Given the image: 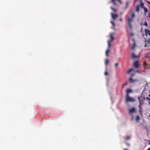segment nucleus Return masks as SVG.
<instances>
[{"label":"nucleus","instance_id":"obj_1","mask_svg":"<svg viewBox=\"0 0 150 150\" xmlns=\"http://www.w3.org/2000/svg\"><path fill=\"white\" fill-rule=\"evenodd\" d=\"M131 18H128V21L130 29L132 28L131 23L133 21V19L135 17V14L134 12H132L131 15Z\"/></svg>","mask_w":150,"mask_h":150},{"label":"nucleus","instance_id":"obj_2","mask_svg":"<svg viewBox=\"0 0 150 150\" xmlns=\"http://www.w3.org/2000/svg\"><path fill=\"white\" fill-rule=\"evenodd\" d=\"M136 110L134 107H132L129 110V114L132 116V120H133L134 116L133 115V113H136Z\"/></svg>","mask_w":150,"mask_h":150},{"label":"nucleus","instance_id":"obj_3","mask_svg":"<svg viewBox=\"0 0 150 150\" xmlns=\"http://www.w3.org/2000/svg\"><path fill=\"white\" fill-rule=\"evenodd\" d=\"M135 101V99L133 98L130 97L129 96H126L125 102H134Z\"/></svg>","mask_w":150,"mask_h":150},{"label":"nucleus","instance_id":"obj_4","mask_svg":"<svg viewBox=\"0 0 150 150\" xmlns=\"http://www.w3.org/2000/svg\"><path fill=\"white\" fill-rule=\"evenodd\" d=\"M133 66L136 68L138 67L139 66V64L138 61H136L134 62Z\"/></svg>","mask_w":150,"mask_h":150},{"label":"nucleus","instance_id":"obj_5","mask_svg":"<svg viewBox=\"0 0 150 150\" xmlns=\"http://www.w3.org/2000/svg\"><path fill=\"white\" fill-rule=\"evenodd\" d=\"M132 92V91L131 89H128L126 90V96H129V94L130 93Z\"/></svg>","mask_w":150,"mask_h":150},{"label":"nucleus","instance_id":"obj_6","mask_svg":"<svg viewBox=\"0 0 150 150\" xmlns=\"http://www.w3.org/2000/svg\"><path fill=\"white\" fill-rule=\"evenodd\" d=\"M143 65L145 69H148L149 66L146 62L144 61V62Z\"/></svg>","mask_w":150,"mask_h":150},{"label":"nucleus","instance_id":"obj_7","mask_svg":"<svg viewBox=\"0 0 150 150\" xmlns=\"http://www.w3.org/2000/svg\"><path fill=\"white\" fill-rule=\"evenodd\" d=\"M129 81L131 83H134L137 81V80L135 79H133L132 77H130L129 79Z\"/></svg>","mask_w":150,"mask_h":150},{"label":"nucleus","instance_id":"obj_8","mask_svg":"<svg viewBox=\"0 0 150 150\" xmlns=\"http://www.w3.org/2000/svg\"><path fill=\"white\" fill-rule=\"evenodd\" d=\"M139 57V56L137 55H135L134 53H133L132 54V59H134L135 58H137Z\"/></svg>","mask_w":150,"mask_h":150},{"label":"nucleus","instance_id":"obj_9","mask_svg":"<svg viewBox=\"0 0 150 150\" xmlns=\"http://www.w3.org/2000/svg\"><path fill=\"white\" fill-rule=\"evenodd\" d=\"M140 4L139 5V6H140L142 8H143L144 7V4L143 3L142 0H140Z\"/></svg>","mask_w":150,"mask_h":150},{"label":"nucleus","instance_id":"obj_10","mask_svg":"<svg viewBox=\"0 0 150 150\" xmlns=\"http://www.w3.org/2000/svg\"><path fill=\"white\" fill-rule=\"evenodd\" d=\"M112 18L114 20L118 16L116 14H112Z\"/></svg>","mask_w":150,"mask_h":150},{"label":"nucleus","instance_id":"obj_11","mask_svg":"<svg viewBox=\"0 0 150 150\" xmlns=\"http://www.w3.org/2000/svg\"><path fill=\"white\" fill-rule=\"evenodd\" d=\"M144 11V12L145 13L144 15L145 16L146 15V13L148 12V10L147 9V8L146 7H144L143 8Z\"/></svg>","mask_w":150,"mask_h":150},{"label":"nucleus","instance_id":"obj_12","mask_svg":"<svg viewBox=\"0 0 150 150\" xmlns=\"http://www.w3.org/2000/svg\"><path fill=\"white\" fill-rule=\"evenodd\" d=\"M139 5H137L136 7V11L137 12H139Z\"/></svg>","mask_w":150,"mask_h":150},{"label":"nucleus","instance_id":"obj_13","mask_svg":"<svg viewBox=\"0 0 150 150\" xmlns=\"http://www.w3.org/2000/svg\"><path fill=\"white\" fill-rule=\"evenodd\" d=\"M145 32L146 35H147L146 33L147 32H148V34L150 36V31L148 29H145Z\"/></svg>","mask_w":150,"mask_h":150},{"label":"nucleus","instance_id":"obj_14","mask_svg":"<svg viewBox=\"0 0 150 150\" xmlns=\"http://www.w3.org/2000/svg\"><path fill=\"white\" fill-rule=\"evenodd\" d=\"M133 40L134 42V40L133 39ZM135 45H136V44H135V42H134V43H133V45L132 47V50H134L135 47Z\"/></svg>","mask_w":150,"mask_h":150},{"label":"nucleus","instance_id":"obj_15","mask_svg":"<svg viewBox=\"0 0 150 150\" xmlns=\"http://www.w3.org/2000/svg\"><path fill=\"white\" fill-rule=\"evenodd\" d=\"M110 40L111 41H113L114 40V38L113 37L112 35L111 34L110 35Z\"/></svg>","mask_w":150,"mask_h":150},{"label":"nucleus","instance_id":"obj_16","mask_svg":"<svg viewBox=\"0 0 150 150\" xmlns=\"http://www.w3.org/2000/svg\"><path fill=\"white\" fill-rule=\"evenodd\" d=\"M143 104H141L140 103V104H139V112L141 113V110L142 109V105H143Z\"/></svg>","mask_w":150,"mask_h":150},{"label":"nucleus","instance_id":"obj_17","mask_svg":"<svg viewBox=\"0 0 150 150\" xmlns=\"http://www.w3.org/2000/svg\"><path fill=\"white\" fill-rule=\"evenodd\" d=\"M140 119L139 116V115H137L136 117V121L138 122L139 121Z\"/></svg>","mask_w":150,"mask_h":150},{"label":"nucleus","instance_id":"obj_18","mask_svg":"<svg viewBox=\"0 0 150 150\" xmlns=\"http://www.w3.org/2000/svg\"><path fill=\"white\" fill-rule=\"evenodd\" d=\"M110 52V50L109 49H108L106 51V55L108 56V53Z\"/></svg>","mask_w":150,"mask_h":150},{"label":"nucleus","instance_id":"obj_19","mask_svg":"<svg viewBox=\"0 0 150 150\" xmlns=\"http://www.w3.org/2000/svg\"><path fill=\"white\" fill-rule=\"evenodd\" d=\"M129 4V3L128 2H127L126 3V6L125 7V9H126L128 7Z\"/></svg>","mask_w":150,"mask_h":150},{"label":"nucleus","instance_id":"obj_20","mask_svg":"<svg viewBox=\"0 0 150 150\" xmlns=\"http://www.w3.org/2000/svg\"><path fill=\"white\" fill-rule=\"evenodd\" d=\"M111 1L114 5H116V4L115 2V0H111Z\"/></svg>","mask_w":150,"mask_h":150},{"label":"nucleus","instance_id":"obj_21","mask_svg":"<svg viewBox=\"0 0 150 150\" xmlns=\"http://www.w3.org/2000/svg\"><path fill=\"white\" fill-rule=\"evenodd\" d=\"M109 63V60L108 59H106L105 60V64L106 65H107Z\"/></svg>","mask_w":150,"mask_h":150},{"label":"nucleus","instance_id":"obj_22","mask_svg":"<svg viewBox=\"0 0 150 150\" xmlns=\"http://www.w3.org/2000/svg\"><path fill=\"white\" fill-rule=\"evenodd\" d=\"M133 71V69H129L127 71V73L129 74L131 71Z\"/></svg>","mask_w":150,"mask_h":150},{"label":"nucleus","instance_id":"obj_23","mask_svg":"<svg viewBox=\"0 0 150 150\" xmlns=\"http://www.w3.org/2000/svg\"><path fill=\"white\" fill-rule=\"evenodd\" d=\"M127 84H128V83L127 82L125 83H124V84H123L122 86V87L123 88L125 86L127 85Z\"/></svg>","mask_w":150,"mask_h":150},{"label":"nucleus","instance_id":"obj_24","mask_svg":"<svg viewBox=\"0 0 150 150\" xmlns=\"http://www.w3.org/2000/svg\"><path fill=\"white\" fill-rule=\"evenodd\" d=\"M110 8L112 9L115 12L116 11V9L114 8L113 7H110Z\"/></svg>","mask_w":150,"mask_h":150},{"label":"nucleus","instance_id":"obj_25","mask_svg":"<svg viewBox=\"0 0 150 150\" xmlns=\"http://www.w3.org/2000/svg\"><path fill=\"white\" fill-rule=\"evenodd\" d=\"M130 137L128 136L126 137V139L128 140V139H130Z\"/></svg>","mask_w":150,"mask_h":150},{"label":"nucleus","instance_id":"obj_26","mask_svg":"<svg viewBox=\"0 0 150 150\" xmlns=\"http://www.w3.org/2000/svg\"><path fill=\"white\" fill-rule=\"evenodd\" d=\"M108 46L109 47H110L111 46V44H110L109 41H108Z\"/></svg>","mask_w":150,"mask_h":150},{"label":"nucleus","instance_id":"obj_27","mask_svg":"<svg viewBox=\"0 0 150 150\" xmlns=\"http://www.w3.org/2000/svg\"><path fill=\"white\" fill-rule=\"evenodd\" d=\"M144 25L145 26H147V23L146 21H145L144 23Z\"/></svg>","mask_w":150,"mask_h":150},{"label":"nucleus","instance_id":"obj_28","mask_svg":"<svg viewBox=\"0 0 150 150\" xmlns=\"http://www.w3.org/2000/svg\"><path fill=\"white\" fill-rule=\"evenodd\" d=\"M139 104L140 103L141 104H143V102L142 100L140 101H139Z\"/></svg>","mask_w":150,"mask_h":150},{"label":"nucleus","instance_id":"obj_29","mask_svg":"<svg viewBox=\"0 0 150 150\" xmlns=\"http://www.w3.org/2000/svg\"><path fill=\"white\" fill-rule=\"evenodd\" d=\"M117 1L120 3V4H122V2L121 0H117Z\"/></svg>","mask_w":150,"mask_h":150},{"label":"nucleus","instance_id":"obj_30","mask_svg":"<svg viewBox=\"0 0 150 150\" xmlns=\"http://www.w3.org/2000/svg\"><path fill=\"white\" fill-rule=\"evenodd\" d=\"M118 64L117 63H115V67L116 68L117 67V65H118Z\"/></svg>","mask_w":150,"mask_h":150},{"label":"nucleus","instance_id":"obj_31","mask_svg":"<svg viewBox=\"0 0 150 150\" xmlns=\"http://www.w3.org/2000/svg\"><path fill=\"white\" fill-rule=\"evenodd\" d=\"M111 23L112 24V25H113V26H115V23H114V22H113V21H111Z\"/></svg>","mask_w":150,"mask_h":150},{"label":"nucleus","instance_id":"obj_32","mask_svg":"<svg viewBox=\"0 0 150 150\" xmlns=\"http://www.w3.org/2000/svg\"><path fill=\"white\" fill-rule=\"evenodd\" d=\"M148 43L150 44V38H149L148 40Z\"/></svg>","mask_w":150,"mask_h":150},{"label":"nucleus","instance_id":"obj_33","mask_svg":"<svg viewBox=\"0 0 150 150\" xmlns=\"http://www.w3.org/2000/svg\"><path fill=\"white\" fill-rule=\"evenodd\" d=\"M108 74V73L107 72H105V75L106 76Z\"/></svg>","mask_w":150,"mask_h":150},{"label":"nucleus","instance_id":"obj_34","mask_svg":"<svg viewBox=\"0 0 150 150\" xmlns=\"http://www.w3.org/2000/svg\"><path fill=\"white\" fill-rule=\"evenodd\" d=\"M130 35L131 36H133L134 35V34L132 33H131Z\"/></svg>","mask_w":150,"mask_h":150},{"label":"nucleus","instance_id":"obj_35","mask_svg":"<svg viewBox=\"0 0 150 150\" xmlns=\"http://www.w3.org/2000/svg\"><path fill=\"white\" fill-rule=\"evenodd\" d=\"M139 100V101H140L141 100H140V97H139V96H138V98H137Z\"/></svg>","mask_w":150,"mask_h":150},{"label":"nucleus","instance_id":"obj_36","mask_svg":"<svg viewBox=\"0 0 150 150\" xmlns=\"http://www.w3.org/2000/svg\"><path fill=\"white\" fill-rule=\"evenodd\" d=\"M146 98L148 100L150 101V98H149L148 97H147Z\"/></svg>","mask_w":150,"mask_h":150},{"label":"nucleus","instance_id":"obj_37","mask_svg":"<svg viewBox=\"0 0 150 150\" xmlns=\"http://www.w3.org/2000/svg\"><path fill=\"white\" fill-rule=\"evenodd\" d=\"M126 144L128 146H130V145H129V144L128 143H126Z\"/></svg>","mask_w":150,"mask_h":150},{"label":"nucleus","instance_id":"obj_38","mask_svg":"<svg viewBox=\"0 0 150 150\" xmlns=\"http://www.w3.org/2000/svg\"><path fill=\"white\" fill-rule=\"evenodd\" d=\"M120 21H121V22L122 21V18H120Z\"/></svg>","mask_w":150,"mask_h":150},{"label":"nucleus","instance_id":"obj_39","mask_svg":"<svg viewBox=\"0 0 150 150\" xmlns=\"http://www.w3.org/2000/svg\"><path fill=\"white\" fill-rule=\"evenodd\" d=\"M147 3L149 4L150 5V2H149V1H147Z\"/></svg>","mask_w":150,"mask_h":150},{"label":"nucleus","instance_id":"obj_40","mask_svg":"<svg viewBox=\"0 0 150 150\" xmlns=\"http://www.w3.org/2000/svg\"><path fill=\"white\" fill-rule=\"evenodd\" d=\"M146 46H147V45L146 44H145V45H144V47H146Z\"/></svg>","mask_w":150,"mask_h":150},{"label":"nucleus","instance_id":"obj_41","mask_svg":"<svg viewBox=\"0 0 150 150\" xmlns=\"http://www.w3.org/2000/svg\"><path fill=\"white\" fill-rule=\"evenodd\" d=\"M148 142H149V145L150 144V140L148 141Z\"/></svg>","mask_w":150,"mask_h":150},{"label":"nucleus","instance_id":"obj_42","mask_svg":"<svg viewBox=\"0 0 150 150\" xmlns=\"http://www.w3.org/2000/svg\"><path fill=\"white\" fill-rule=\"evenodd\" d=\"M147 150H150V148H149Z\"/></svg>","mask_w":150,"mask_h":150},{"label":"nucleus","instance_id":"obj_43","mask_svg":"<svg viewBox=\"0 0 150 150\" xmlns=\"http://www.w3.org/2000/svg\"><path fill=\"white\" fill-rule=\"evenodd\" d=\"M134 75V74H131L132 76H133Z\"/></svg>","mask_w":150,"mask_h":150},{"label":"nucleus","instance_id":"obj_44","mask_svg":"<svg viewBox=\"0 0 150 150\" xmlns=\"http://www.w3.org/2000/svg\"><path fill=\"white\" fill-rule=\"evenodd\" d=\"M124 150H127L126 149H124Z\"/></svg>","mask_w":150,"mask_h":150},{"label":"nucleus","instance_id":"obj_45","mask_svg":"<svg viewBox=\"0 0 150 150\" xmlns=\"http://www.w3.org/2000/svg\"><path fill=\"white\" fill-rule=\"evenodd\" d=\"M149 97H150V94H149Z\"/></svg>","mask_w":150,"mask_h":150},{"label":"nucleus","instance_id":"obj_46","mask_svg":"<svg viewBox=\"0 0 150 150\" xmlns=\"http://www.w3.org/2000/svg\"><path fill=\"white\" fill-rule=\"evenodd\" d=\"M149 104L150 105V102H149Z\"/></svg>","mask_w":150,"mask_h":150},{"label":"nucleus","instance_id":"obj_47","mask_svg":"<svg viewBox=\"0 0 150 150\" xmlns=\"http://www.w3.org/2000/svg\"><path fill=\"white\" fill-rule=\"evenodd\" d=\"M149 17L150 18V15H149Z\"/></svg>","mask_w":150,"mask_h":150}]
</instances>
